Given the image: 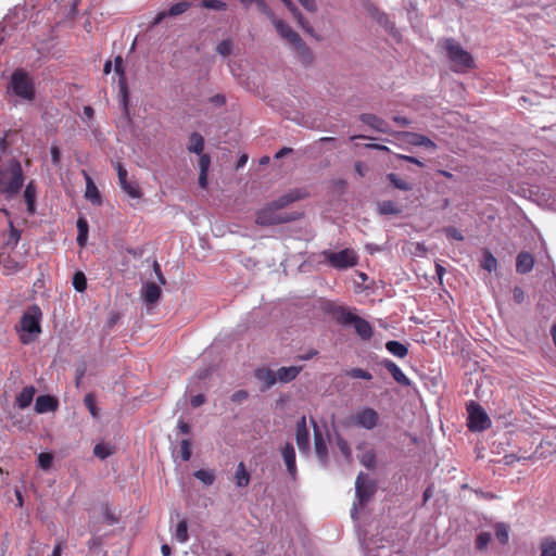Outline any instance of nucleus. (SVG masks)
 Returning <instances> with one entry per match:
<instances>
[{"label": "nucleus", "mask_w": 556, "mask_h": 556, "mask_svg": "<svg viewBox=\"0 0 556 556\" xmlns=\"http://www.w3.org/2000/svg\"><path fill=\"white\" fill-rule=\"evenodd\" d=\"M439 46L445 51V55L451 63L452 71L456 73H466L475 67L472 55L454 38H445L439 42Z\"/></svg>", "instance_id": "obj_1"}, {"label": "nucleus", "mask_w": 556, "mask_h": 556, "mask_svg": "<svg viewBox=\"0 0 556 556\" xmlns=\"http://www.w3.org/2000/svg\"><path fill=\"white\" fill-rule=\"evenodd\" d=\"M24 184V175L21 163L9 160L0 166V193L13 197L20 192Z\"/></svg>", "instance_id": "obj_2"}, {"label": "nucleus", "mask_w": 556, "mask_h": 556, "mask_svg": "<svg viewBox=\"0 0 556 556\" xmlns=\"http://www.w3.org/2000/svg\"><path fill=\"white\" fill-rule=\"evenodd\" d=\"M42 313L39 306H30L21 317L17 329L24 333L21 334V341L27 344L33 341V338L28 334L40 333V320Z\"/></svg>", "instance_id": "obj_3"}, {"label": "nucleus", "mask_w": 556, "mask_h": 556, "mask_svg": "<svg viewBox=\"0 0 556 556\" xmlns=\"http://www.w3.org/2000/svg\"><path fill=\"white\" fill-rule=\"evenodd\" d=\"M337 319L343 326L352 325L357 336L364 341H368L372 337L371 325L345 307H340L337 311Z\"/></svg>", "instance_id": "obj_4"}, {"label": "nucleus", "mask_w": 556, "mask_h": 556, "mask_svg": "<svg viewBox=\"0 0 556 556\" xmlns=\"http://www.w3.org/2000/svg\"><path fill=\"white\" fill-rule=\"evenodd\" d=\"M10 87L12 92L24 100L31 101L35 98V87L28 76L23 70H16L11 76Z\"/></svg>", "instance_id": "obj_5"}, {"label": "nucleus", "mask_w": 556, "mask_h": 556, "mask_svg": "<svg viewBox=\"0 0 556 556\" xmlns=\"http://www.w3.org/2000/svg\"><path fill=\"white\" fill-rule=\"evenodd\" d=\"M294 219V216L280 212L270 202L268 205L256 212L255 223L260 226H273L288 223Z\"/></svg>", "instance_id": "obj_6"}, {"label": "nucleus", "mask_w": 556, "mask_h": 556, "mask_svg": "<svg viewBox=\"0 0 556 556\" xmlns=\"http://www.w3.org/2000/svg\"><path fill=\"white\" fill-rule=\"evenodd\" d=\"M466 410L468 414L467 427L470 431H482L486 424V413L483 407L475 401L466 403Z\"/></svg>", "instance_id": "obj_7"}, {"label": "nucleus", "mask_w": 556, "mask_h": 556, "mask_svg": "<svg viewBox=\"0 0 556 556\" xmlns=\"http://www.w3.org/2000/svg\"><path fill=\"white\" fill-rule=\"evenodd\" d=\"M328 263L338 269H345L357 264V255L351 249H344L339 252H325Z\"/></svg>", "instance_id": "obj_8"}, {"label": "nucleus", "mask_w": 556, "mask_h": 556, "mask_svg": "<svg viewBox=\"0 0 556 556\" xmlns=\"http://www.w3.org/2000/svg\"><path fill=\"white\" fill-rule=\"evenodd\" d=\"M356 497L359 506L366 505L376 492V484L368 476L361 472L355 481Z\"/></svg>", "instance_id": "obj_9"}, {"label": "nucleus", "mask_w": 556, "mask_h": 556, "mask_svg": "<svg viewBox=\"0 0 556 556\" xmlns=\"http://www.w3.org/2000/svg\"><path fill=\"white\" fill-rule=\"evenodd\" d=\"M351 419L353 425L371 430L378 425L379 415L374 408L366 407L353 415Z\"/></svg>", "instance_id": "obj_10"}, {"label": "nucleus", "mask_w": 556, "mask_h": 556, "mask_svg": "<svg viewBox=\"0 0 556 556\" xmlns=\"http://www.w3.org/2000/svg\"><path fill=\"white\" fill-rule=\"evenodd\" d=\"M114 70L116 74H118L119 76L118 86L121 93V104L123 106L125 114H128V86L125 77L124 61L121 55H117L114 59Z\"/></svg>", "instance_id": "obj_11"}, {"label": "nucleus", "mask_w": 556, "mask_h": 556, "mask_svg": "<svg viewBox=\"0 0 556 556\" xmlns=\"http://www.w3.org/2000/svg\"><path fill=\"white\" fill-rule=\"evenodd\" d=\"M115 168L117 170L122 190L132 199L141 198L142 193L137 182L128 180L127 169L119 162L115 164Z\"/></svg>", "instance_id": "obj_12"}, {"label": "nucleus", "mask_w": 556, "mask_h": 556, "mask_svg": "<svg viewBox=\"0 0 556 556\" xmlns=\"http://www.w3.org/2000/svg\"><path fill=\"white\" fill-rule=\"evenodd\" d=\"M295 440L302 453L309 452V432L306 425V417L302 416L296 422Z\"/></svg>", "instance_id": "obj_13"}, {"label": "nucleus", "mask_w": 556, "mask_h": 556, "mask_svg": "<svg viewBox=\"0 0 556 556\" xmlns=\"http://www.w3.org/2000/svg\"><path fill=\"white\" fill-rule=\"evenodd\" d=\"M312 424L314 427V445H315V453L318 459L323 465H326L328 462V448L327 443L324 439V435L318 428L316 421L312 418Z\"/></svg>", "instance_id": "obj_14"}, {"label": "nucleus", "mask_w": 556, "mask_h": 556, "mask_svg": "<svg viewBox=\"0 0 556 556\" xmlns=\"http://www.w3.org/2000/svg\"><path fill=\"white\" fill-rule=\"evenodd\" d=\"M275 26L277 33L292 46L296 40H300V36L295 33L288 24L276 17L275 13L273 17L268 18Z\"/></svg>", "instance_id": "obj_15"}, {"label": "nucleus", "mask_w": 556, "mask_h": 556, "mask_svg": "<svg viewBox=\"0 0 556 556\" xmlns=\"http://www.w3.org/2000/svg\"><path fill=\"white\" fill-rule=\"evenodd\" d=\"M281 455L283 458V462L287 466L288 473L292 479L296 478L298 468H296V460H295V451L292 445V443L287 442L285 446L281 448Z\"/></svg>", "instance_id": "obj_16"}, {"label": "nucleus", "mask_w": 556, "mask_h": 556, "mask_svg": "<svg viewBox=\"0 0 556 556\" xmlns=\"http://www.w3.org/2000/svg\"><path fill=\"white\" fill-rule=\"evenodd\" d=\"M306 197L307 193L305 191L301 189H294L281 195L279 199L273 201L271 203L276 206V208H278L281 212V210L288 206L289 204L298 200L304 199Z\"/></svg>", "instance_id": "obj_17"}, {"label": "nucleus", "mask_w": 556, "mask_h": 556, "mask_svg": "<svg viewBox=\"0 0 556 556\" xmlns=\"http://www.w3.org/2000/svg\"><path fill=\"white\" fill-rule=\"evenodd\" d=\"M380 365L386 368L393 379L401 386H410V380L404 375L401 368L391 359H383Z\"/></svg>", "instance_id": "obj_18"}, {"label": "nucleus", "mask_w": 556, "mask_h": 556, "mask_svg": "<svg viewBox=\"0 0 556 556\" xmlns=\"http://www.w3.org/2000/svg\"><path fill=\"white\" fill-rule=\"evenodd\" d=\"M292 48L301 63H303L304 65H308L313 62V52L309 49V47L302 40L301 37L300 40H296L292 45Z\"/></svg>", "instance_id": "obj_19"}, {"label": "nucleus", "mask_w": 556, "mask_h": 556, "mask_svg": "<svg viewBox=\"0 0 556 556\" xmlns=\"http://www.w3.org/2000/svg\"><path fill=\"white\" fill-rule=\"evenodd\" d=\"M359 119L368 125L369 127H371L372 129L377 130V131H380V132H384V134H389L390 132V126L387 122H384L382 118L374 115V114H362L359 116Z\"/></svg>", "instance_id": "obj_20"}, {"label": "nucleus", "mask_w": 556, "mask_h": 556, "mask_svg": "<svg viewBox=\"0 0 556 556\" xmlns=\"http://www.w3.org/2000/svg\"><path fill=\"white\" fill-rule=\"evenodd\" d=\"M287 9L291 12L293 17L298 21L299 25L306 31L307 34H314V28L311 26L308 21H306L300 10L295 7V4L291 0H280Z\"/></svg>", "instance_id": "obj_21"}, {"label": "nucleus", "mask_w": 556, "mask_h": 556, "mask_svg": "<svg viewBox=\"0 0 556 556\" xmlns=\"http://www.w3.org/2000/svg\"><path fill=\"white\" fill-rule=\"evenodd\" d=\"M58 408V401L51 395H39L36 399L35 410L38 414L54 412Z\"/></svg>", "instance_id": "obj_22"}, {"label": "nucleus", "mask_w": 556, "mask_h": 556, "mask_svg": "<svg viewBox=\"0 0 556 556\" xmlns=\"http://www.w3.org/2000/svg\"><path fill=\"white\" fill-rule=\"evenodd\" d=\"M534 266V258L528 252H520L516 258V270L518 274H528Z\"/></svg>", "instance_id": "obj_23"}, {"label": "nucleus", "mask_w": 556, "mask_h": 556, "mask_svg": "<svg viewBox=\"0 0 556 556\" xmlns=\"http://www.w3.org/2000/svg\"><path fill=\"white\" fill-rule=\"evenodd\" d=\"M161 288L154 282H148L142 289V296L148 304L156 303L161 298Z\"/></svg>", "instance_id": "obj_24"}, {"label": "nucleus", "mask_w": 556, "mask_h": 556, "mask_svg": "<svg viewBox=\"0 0 556 556\" xmlns=\"http://www.w3.org/2000/svg\"><path fill=\"white\" fill-rule=\"evenodd\" d=\"M302 366L281 367L276 371L277 381L287 383L294 380L301 372Z\"/></svg>", "instance_id": "obj_25"}, {"label": "nucleus", "mask_w": 556, "mask_h": 556, "mask_svg": "<svg viewBox=\"0 0 556 556\" xmlns=\"http://www.w3.org/2000/svg\"><path fill=\"white\" fill-rule=\"evenodd\" d=\"M35 393L36 389L33 386L25 387L16 396V405L22 409L28 407L34 400Z\"/></svg>", "instance_id": "obj_26"}, {"label": "nucleus", "mask_w": 556, "mask_h": 556, "mask_svg": "<svg viewBox=\"0 0 556 556\" xmlns=\"http://www.w3.org/2000/svg\"><path fill=\"white\" fill-rule=\"evenodd\" d=\"M255 377L262 381L266 388L273 387L277 382L276 371L269 368H258L255 370Z\"/></svg>", "instance_id": "obj_27"}, {"label": "nucleus", "mask_w": 556, "mask_h": 556, "mask_svg": "<svg viewBox=\"0 0 556 556\" xmlns=\"http://www.w3.org/2000/svg\"><path fill=\"white\" fill-rule=\"evenodd\" d=\"M85 197L93 204H101L100 192L89 176H86V192Z\"/></svg>", "instance_id": "obj_28"}, {"label": "nucleus", "mask_w": 556, "mask_h": 556, "mask_svg": "<svg viewBox=\"0 0 556 556\" xmlns=\"http://www.w3.org/2000/svg\"><path fill=\"white\" fill-rule=\"evenodd\" d=\"M378 212L381 215H400L402 207L391 200H386L378 203Z\"/></svg>", "instance_id": "obj_29"}, {"label": "nucleus", "mask_w": 556, "mask_h": 556, "mask_svg": "<svg viewBox=\"0 0 556 556\" xmlns=\"http://www.w3.org/2000/svg\"><path fill=\"white\" fill-rule=\"evenodd\" d=\"M190 153L201 154L204 149V139L199 132H192L189 136V144L187 147Z\"/></svg>", "instance_id": "obj_30"}, {"label": "nucleus", "mask_w": 556, "mask_h": 556, "mask_svg": "<svg viewBox=\"0 0 556 556\" xmlns=\"http://www.w3.org/2000/svg\"><path fill=\"white\" fill-rule=\"evenodd\" d=\"M509 532H510V527L508 523L506 522H496L494 525V534H495V538L496 540L503 544V545H506L509 541Z\"/></svg>", "instance_id": "obj_31"}, {"label": "nucleus", "mask_w": 556, "mask_h": 556, "mask_svg": "<svg viewBox=\"0 0 556 556\" xmlns=\"http://www.w3.org/2000/svg\"><path fill=\"white\" fill-rule=\"evenodd\" d=\"M540 556H556V539L553 536L544 538L540 543Z\"/></svg>", "instance_id": "obj_32"}, {"label": "nucleus", "mask_w": 556, "mask_h": 556, "mask_svg": "<svg viewBox=\"0 0 556 556\" xmlns=\"http://www.w3.org/2000/svg\"><path fill=\"white\" fill-rule=\"evenodd\" d=\"M24 199L27 205V212L31 215L35 213L36 203V188L33 182H29L24 191Z\"/></svg>", "instance_id": "obj_33"}, {"label": "nucleus", "mask_w": 556, "mask_h": 556, "mask_svg": "<svg viewBox=\"0 0 556 556\" xmlns=\"http://www.w3.org/2000/svg\"><path fill=\"white\" fill-rule=\"evenodd\" d=\"M387 350L396 357L403 358L407 355V348L399 341H388L386 343Z\"/></svg>", "instance_id": "obj_34"}, {"label": "nucleus", "mask_w": 556, "mask_h": 556, "mask_svg": "<svg viewBox=\"0 0 556 556\" xmlns=\"http://www.w3.org/2000/svg\"><path fill=\"white\" fill-rule=\"evenodd\" d=\"M235 478L238 486H247L250 483V475L244 463L241 462L238 464Z\"/></svg>", "instance_id": "obj_35"}, {"label": "nucleus", "mask_w": 556, "mask_h": 556, "mask_svg": "<svg viewBox=\"0 0 556 556\" xmlns=\"http://www.w3.org/2000/svg\"><path fill=\"white\" fill-rule=\"evenodd\" d=\"M387 178L392 184V186L394 188H396V189H400V190H403V191H408V190L413 189L412 185L408 181H406L405 179L399 177L394 173L388 174Z\"/></svg>", "instance_id": "obj_36"}, {"label": "nucleus", "mask_w": 556, "mask_h": 556, "mask_svg": "<svg viewBox=\"0 0 556 556\" xmlns=\"http://www.w3.org/2000/svg\"><path fill=\"white\" fill-rule=\"evenodd\" d=\"M240 2L245 7L254 4L267 18L273 17L274 12L264 0H240Z\"/></svg>", "instance_id": "obj_37"}, {"label": "nucleus", "mask_w": 556, "mask_h": 556, "mask_svg": "<svg viewBox=\"0 0 556 556\" xmlns=\"http://www.w3.org/2000/svg\"><path fill=\"white\" fill-rule=\"evenodd\" d=\"M114 453V447L106 443H98L93 448V454L100 459H105Z\"/></svg>", "instance_id": "obj_38"}, {"label": "nucleus", "mask_w": 556, "mask_h": 556, "mask_svg": "<svg viewBox=\"0 0 556 556\" xmlns=\"http://www.w3.org/2000/svg\"><path fill=\"white\" fill-rule=\"evenodd\" d=\"M175 538L180 543H185L188 541V539H189L188 525L185 519L180 520L177 523L176 531H175Z\"/></svg>", "instance_id": "obj_39"}, {"label": "nucleus", "mask_w": 556, "mask_h": 556, "mask_svg": "<svg viewBox=\"0 0 556 556\" xmlns=\"http://www.w3.org/2000/svg\"><path fill=\"white\" fill-rule=\"evenodd\" d=\"M193 476L203 482L205 485H212L215 480V475L213 471L205 470V469H199L197 470Z\"/></svg>", "instance_id": "obj_40"}, {"label": "nucleus", "mask_w": 556, "mask_h": 556, "mask_svg": "<svg viewBox=\"0 0 556 556\" xmlns=\"http://www.w3.org/2000/svg\"><path fill=\"white\" fill-rule=\"evenodd\" d=\"M191 7V3L188 1H179L170 5L168 9V15L169 16H177L182 13H185L189 8Z\"/></svg>", "instance_id": "obj_41"}, {"label": "nucleus", "mask_w": 556, "mask_h": 556, "mask_svg": "<svg viewBox=\"0 0 556 556\" xmlns=\"http://www.w3.org/2000/svg\"><path fill=\"white\" fill-rule=\"evenodd\" d=\"M73 286L78 292H84L87 288V279L83 271H76L73 277Z\"/></svg>", "instance_id": "obj_42"}, {"label": "nucleus", "mask_w": 556, "mask_h": 556, "mask_svg": "<svg viewBox=\"0 0 556 556\" xmlns=\"http://www.w3.org/2000/svg\"><path fill=\"white\" fill-rule=\"evenodd\" d=\"M361 464L364 465L368 469H372L376 466V453L374 450L366 451L361 456Z\"/></svg>", "instance_id": "obj_43"}, {"label": "nucleus", "mask_w": 556, "mask_h": 556, "mask_svg": "<svg viewBox=\"0 0 556 556\" xmlns=\"http://www.w3.org/2000/svg\"><path fill=\"white\" fill-rule=\"evenodd\" d=\"M201 7L215 11H226L227 3L220 0H203Z\"/></svg>", "instance_id": "obj_44"}, {"label": "nucleus", "mask_w": 556, "mask_h": 556, "mask_svg": "<svg viewBox=\"0 0 556 556\" xmlns=\"http://www.w3.org/2000/svg\"><path fill=\"white\" fill-rule=\"evenodd\" d=\"M233 48V42L230 39H225L220 41L216 47V52L222 56H228L231 54Z\"/></svg>", "instance_id": "obj_45"}, {"label": "nucleus", "mask_w": 556, "mask_h": 556, "mask_svg": "<svg viewBox=\"0 0 556 556\" xmlns=\"http://www.w3.org/2000/svg\"><path fill=\"white\" fill-rule=\"evenodd\" d=\"M53 463L51 453L42 452L38 455V466L43 470H49Z\"/></svg>", "instance_id": "obj_46"}, {"label": "nucleus", "mask_w": 556, "mask_h": 556, "mask_svg": "<svg viewBox=\"0 0 556 556\" xmlns=\"http://www.w3.org/2000/svg\"><path fill=\"white\" fill-rule=\"evenodd\" d=\"M346 375L354 379H365V380H371L372 375L363 368H352L346 372Z\"/></svg>", "instance_id": "obj_47"}, {"label": "nucleus", "mask_w": 556, "mask_h": 556, "mask_svg": "<svg viewBox=\"0 0 556 556\" xmlns=\"http://www.w3.org/2000/svg\"><path fill=\"white\" fill-rule=\"evenodd\" d=\"M413 137H414V141H413L414 144L424 146V147L430 148V149H435V147H437L435 143L425 135L414 134Z\"/></svg>", "instance_id": "obj_48"}, {"label": "nucleus", "mask_w": 556, "mask_h": 556, "mask_svg": "<svg viewBox=\"0 0 556 556\" xmlns=\"http://www.w3.org/2000/svg\"><path fill=\"white\" fill-rule=\"evenodd\" d=\"M191 441L184 439L180 442V455L184 462H188L191 458Z\"/></svg>", "instance_id": "obj_49"}, {"label": "nucleus", "mask_w": 556, "mask_h": 556, "mask_svg": "<svg viewBox=\"0 0 556 556\" xmlns=\"http://www.w3.org/2000/svg\"><path fill=\"white\" fill-rule=\"evenodd\" d=\"M444 232H445V235H446V237H447L448 239L457 240V241H462V240H464V236H463V235H462V232H460L457 228H455V227H452V226L446 227V228H444Z\"/></svg>", "instance_id": "obj_50"}, {"label": "nucleus", "mask_w": 556, "mask_h": 556, "mask_svg": "<svg viewBox=\"0 0 556 556\" xmlns=\"http://www.w3.org/2000/svg\"><path fill=\"white\" fill-rule=\"evenodd\" d=\"M85 405L88 407L89 412L93 417L98 416L97 406L94 403V397L92 394H87L84 399Z\"/></svg>", "instance_id": "obj_51"}, {"label": "nucleus", "mask_w": 556, "mask_h": 556, "mask_svg": "<svg viewBox=\"0 0 556 556\" xmlns=\"http://www.w3.org/2000/svg\"><path fill=\"white\" fill-rule=\"evenodd\" d=\"M337 444H338V447L340 450V452L348 458V459H351V448L348 444V442L342 439V438H339L338 441H337Z\"/></svg>", "instance_id": "obj_52"}, {"label": "nucleus", "mask_w": 556, "mask_h": 556, "mask_svg": "<svg viewBox=\"0 0 556 556\" xmlns=\"http://www.w3.org/2000/svg\"><path fill=\"white\" fill-rule=\"evenodd\" d=\"M211 164V159L207 154H200L199 167L200 172L207 173Z\"/></svg>", "instance_id": "obj_53"}, {"label": "nucleus", "mask_w": 556, "mask_h": 556, "mask_svg": "<svg viewBox=\"0 0 556 556\" xmlns=\"http://www.w3.org/2000/svg\"><path fill=\"white\" fill-rule=\"evenodd\" d=\"M53 165L59 166L61 163V151L58 146L53 144L50 149Z\"/></svg>", "instance_id": "obj_54"}, {"label": "nucleus", "mask_w": 556, "mask_h": 556, "mask_svg": "<svg viewBox=\"0 0 556 556\" xmlns=\"http://www.w3.org/2000/svg\"><path fill=\"white\" fill-rule=\"evenodd\" d=\"M249 397V393L245 390H238L231 395V401L236 403H242Z\"/></svg>", "instance_id": "obj_55"}, {"label": "nucleus", "mask_w": 556, "mask_h": 556, "mask_svg": "<svg viewBox=\"0 0 556 556\" xmlns=\"http://www.w3.org/2000/svg\"><path fill=\"white\" fill-rule=\"evenodd\" d=\"M205 403V396L203 394H197L191 396L190 404L192 407L197 408L200 407Z\"/></svg>", "instance_id": "obj_56"}, {"label": "nucleus", "mask_w": 556, "mask_h": 556, "mask_svg": "<svg viewBox=\"0 0 556 556\" xmlns=\"http://www.w3.org/2000/svg\"><path fill=\"white\" fill-rule=\"evenodd\" d=\"M298 1L308 12H315L317 10L315 0H298Z\"/></svg>", "instance_id": "obj_57"}, {"label": "nucleus", "mask_w": 556, "mask_h": 556, "mask_svg": "<svg viewBox=\"0 0 556 556\" xmlns=\"http://www.w3.org/2000/svg\"><path fill=\"white\" fill-rule=\"evenodd\" d=\"M78 233L88 235V223L85 218L79 217L77 219Z\"/></svg>", "instance_id": "obj_58"}, {"label": "nucleus", "mask_w": 556, "mask_h": 556, "mask_svg": "<svg viewBox=\"0 0 556 556\" xmlns=\"http://www.w3.org/2000/svg\"><path fill=\"white\" fill-rule=\"evenodd\" d=\"M318 354V351L315 349H309L306 353L300 354L296 356L299 361H309Z\"/></svg>", "instance_id": "obj_59"}, {"label": "nucleus", "mask_w": 556, "mask_h": 556, "mask_svg": "<svg viewBox=\"0 0 556 556\" xmlns=\"http://www.w3.org/2000/svg\"><path fill=\"white\" fill-rule=\"evenodd\" d=\"M153 270H154V273L156 275V278L160 281V283L161 285H166V279L164 277V275L162 274L161 266H160V264L157 262H154Z\"/></svg>", "instance_id": "obj_60"}, {"label": "nucleus", "mask_w": 556, "mask_h": 556, "mask_svg": "<svg viewBox=\"0 0 556 556\" xmlns=\"http://www.w3.org/2000/svg\"><path fill=\"white\" fill-rule=\"evenodd\" d=\"M477 548L482 551L484 547H486V532H481L477 536L476 541Z\"/></svg>", "instance_id": "obj_61"}, {"label": "nucleus", "mask_w": 556, "mask_h": 556, "mask_svg": "<svg viewBox=\"0 0 556 556\" xmlns=\"http://www.w3.org/2000/svg\"><path fill=\"white\" fill-rule=\"evenodd\" d=\"M399 159L403 160V161H406L408 163H413V164H416L418 165L419 167H424L425 164L424 162L419 161L418 159L414 157V156H410V155H404V154H400L399 155Z\"/></svg>", "instance_id": "obj_62"}, {"label": "nucleus", "mask_w": 556, "mask_h": 556, "mask_svg": "<svg viewBox=\"0 0 556 556\" xmlns=\"http://www.w3.org/2000/svg\"><path fill=\"white\" fill-rule=\"evenodd\" d=\"M210 102L214 105L222 106L226 103V98L223 94H215L210 98Z\"/></svg>", "instance_id": "obj_63"}, {"label": "nucleus", "mask_w": 556, "mask_h": 556, "mask_svg": "<svg viewBox=\"0 0 556 556\" xmlns=\"http://www.w3.org/2000/svg\"><path fill=\"white\" fill-rule=\"evenodd\" d=\"M21 238V232L20 230H17L16 228H14L12 225H11V230H10V241H12L14 244H17L18 240Z\"/></svg>", "instance_id": "obj_64"}]
</instances>
